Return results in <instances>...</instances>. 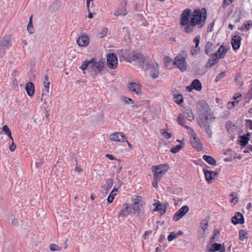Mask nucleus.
<instances>
[{
    "label": "nucleus",
    "mask_w": 252,
    "mask_h": 252,
    "mask_svg": "<svg viewBox=\"0 0 252 252\" xmlns=\"http://www.w3.org/2000/svg\"><path fill=\"white\" fill-rule=\"evenodd\" d=\"M197 25H194L193 26L191 25V21H190V22L188 23V24L186 25L184 28V31L186 33H191L193 32L194 27Z\"/></svg>",
    "instance_id": "32"
},
{
    "label": "nucleus",
    "mask_w": 252,
    "mask_h": 252,
    "mask_svg": "<svg viewBox=\"0 0 252 252\" xmlns=\"http://www.w3.org/2000/svg\"><path fill=\"white\" fill-rule=\"evenodd\" d=\"M182 115L184 118L189 121H192L194 119V114L190 109H187Z\"/></svg>",
    "instance_id": "24"
},
{
    "label": "nucleus",
    "mask_w": 252,
    "mask_h": 252,
    "mask_svg": "<svg viewBox=\"0 0 252 252\" xmlns=\"http://www.w3.org/2000/svg\"><path fill=\"white\" fill-rule=\"evenodd\" d=\"M124 206H125V208L122 209L119 212L118 215L119 218L125 217L131 212V206L128 203L124 204Z\"/></svg>",
    "instance_id": "19"
},
{
    "label": "nucleus",
    "mask_w": 252,
    "mask_h": 252,
    "mask_svg": "<svg viewBox=\"0 0 252 252\" xmlns=\"http://www.w3.org/2000/svg\"><path fill=\"white\" fill-rule=\"evenodd\" d=\"M118 54L120 56L119 58L121 62L126 60L129 63H131L132 61L140 63L143 57V55L141 53L134 51L129 53V51L123 49L119 51Z\"/></svg>",
    "instance_id": "4"
},
{
    "label": "nucleus",
    "mask_w": 252,
    "mask_h": 252,
    "mask_svg": "<svg viewBox=\"0 0 252 252\" xmlns=\"http://www.w3.org/2000/svg\"><path fill=\"white\" fill-rule=\"evenodd\" d=\"M239 100H237L236 102H229L227 104V108L228 109H232L234 107L235 104L238 103Z\"/></svg>",
    "instance_id": "52"
},
{
    "label": "nucleus",
    "mask_w": 252,
    "mask_h": 252,
    "mask_svg": "<svg viewBox=\"0 0 252 252\" xmlns=\"http://www.w3.org/2000/svg\"><path fill=\"white\" fill-rule=\"evenodd\" d=\"M43 163V161L42 159H39L38 161L35 162V166L36 168H39L41 166Z\"/></svg>",
    "instance_id": "59"
},
{
    "label": "nucleus",
    "mask_w": 252,
    "mask_h": 252,
    "mask_svg": "<svg viewBox=\"0 0 252 252\" xmlns=\"http://www.w3.org/2000/svg\"><path fill=\"white\" fill-rule=\"evenodd\" d=\"M161 133L162 136L166 139H170L172 137V134L171 133L166 132L164 129H161Z\"/></svg>",
    "instance_id": "41"
},
{
    "label": "nucleus",
    "mask_w": 252,
    "mask_h": 252,
    "mask_svg": "<svg viewBox=\"0 0 252 252\" xmlns=\"http://www.w3.org/2000/svg\"><path fill=\"white\" fill-rule=\"evenodd\" d=\"M232 128V123L231 121H227L225 124V128L227 131L229 133H231V128Z\"/></svg>",
    "instance_id": "46"
},
{
    "label": "nucleus",
    "mask_w": 252,
    "mask_h": 252,
    "mask_svg": "<svg viewBox=\"0 0 252 252\" xmlns=\"http://www.w3.org/2000/svg\"><path fill=\"white\" fill-rule=\"evenodd\" d=\"M211 58L207 62L206 66L208 68L211 67L215 65L218 62L219 58L216 57V55L212 54Z\"/></svg>",
    "instance_id": "27"
},
{
    "label": "nucleus",
    "mask_w": 252,
    "mask_h": 252,
    "mask_svg": "<svg viewBox=\"0 0 252 252\" xmlns=\"http://www.w3.org/2000/svg\"><path fill=\"white\" fill-rule=\"evenodd\" d=\"M113 181L112 179H108L106 181V184L104 185L103 188H104V190L106 192L108 191L113 186Z\"/></svg>",
    "instance_id": "33"
},
{
    "label": "nucleus",
    "mask_w": 252,
    "mask_h": 252,
    "mask_svg": "<svg viewBox=\"0 0 252 252\" xmlns=\"http://www.w3.org/2000/svg\"><path fill=\"white\" fill-rule=\"evenodd\" d=\"M164 61L166 63H169L172 61V59L168 56H166L164 58Z\"/></svg>",
    "instance_id": "63"
},
{
    "label": "nucleus",
    "mask_w": 252,
    "mask_h": 252,
    "mask_svg": "<svg viewBox=\"0 0 252 252\" xmlns=\"http://www.w3.org/2000/svg\"><path fill=\"white\" fill-rule=\"evenodd\" d=\"M25 89L27 94L30 96H32L34 94L35 87L33 83L32 82H28L26 84Z\"/></svg>",
    "instance_id": "23"
},
{
    "label": "nucleus",
    "mask_w": 252,
    "mask_h": 252,
    "mask_svg": "<svg viewBox=\"0 0 252 252\" xmlns=\"http://www.w3.org/2000/svg\"><path fill=\"white\" fill-rule=\"evenodd\" d=\"M126 5H127L126 1V0H123L121 2L120 5L119 6V7L118 9L119 10L122 11V13H124L125 16L127 14L126 10Z\"/></svg>",
    "instance_id": "36"
},
{
    "label": "nucleus",
    "mask_w": 252,
    "mask_h": 252,
    "mask_svg": "<svg viewBox=\"0 0 252 252\" xmlns=\"http://www.w3.org/2000/svg\"><path fill=\"white\" fill-rule=\"evenodd\" d=\"M109 138L112 141H120L122 142H127L126 138L122 132H117L111 134Z\"/></svg>",
    "instance_id": "12"
},
{
    "label": "nucleus",
    "mask_w": 252,
    "mask_h": 252,
    "mask_svg": "<svg viewBox=\"0 0 252 252\" xmlns=\"http://www.w3.org/2000/svg\"><path fill=\"white\" fill-rule=\"evenodd\" d=\"M123 99L126 103H129L130 102L131 104H133L134 103V101L132 99L127 97L124 96Z\"/></svg>",
    "instance_id": "51"
},
{
    "label": "nucleus",
    "mask_w": 252,
    "mask_h": 252,
    "mask_svg": "<svg viewBox=\"0 0 252 252\" xmlns=\"http://www.w3.org/2000/svg\"><path fill=\"white\" fill-rule=\"evenodd\" d=\"M151 233H152L151 230L146 231L143 235V237H142L144 239H146L147 236L149 234H151Z\"/></svg>",
    "instance_id": "61"
},
{
    "label": "nucleus",
    "mask_w": 252,
    "mask_h": 252,
    "mask_svg": "<svg viewBox=\"0 0 252 252\" xmlns=\"http://www.w3.org/2000/svg\"><path fill=\"white\" fill-rule=\"evenodd\" d=\"M246 127L249 128L250 129H252V121L251 120H246Z\"/></svg>",
    "instance_id": "50"
},
{
    "label": "nucleus",
    "mask_w": 252,
    "mask_h": 252,
    "mask_svg": "<svg viewBox=\"0 0 252 252\" xmlns=\"http://www.w3.org/2000/svg\"><path fill=\"white\" fill-rule=\"evenodd\" d=\"M206 18L207 11L205 8H203L201 10L196 9L193 11L190 20L191 25H198L200 28H202L205 23Z\"/></svg>",
    "instance_id": "3"
},
{
    "label": "nucleus",
    "mask_w": 252,
    "mask_h": 252,
    "mask_svg": "<svg viewBox=\"0 0 252 252\" xmlns=\"http://www.w3.org/2000/svg\"><path fill=\"white\" fill-rule=\"evenodd\" d=\"M122 11H120L118 9L114 13V15L117 16H120V15H124L125 16V14L124 13H122Z\"/></svg>",
    "instance_id": "60"
},
{
    "label": "nucleus",
    "mask_w": 252,
    "mask_h": 252,
    "mask_svg": "<svg viewBox=\"0 0 252 252\" xmlns=\"http://www.w3.org/2000/svg\"><path fill=\"white\" fill-rule=\"evenodd\" d=\"M27 30L30 34L33 33L34 32V28L33 26H27Z\"/></svg>",
    "instance_id": "56"
},
{
    "label": "nucleus",
    "mask_w": 252,
    "mask_h": 252,
    "mask_svg": "<svg viewBox=\"0 0 252 252\" xmlns=\"http://www.w3.org/2000/svg\"><path fill=\"white\" fill-rule=\"evenodd\" d=\"M221 244L217 243L213 244L209 251L211 252L219 251L220 249Z\"/></svg>",
    "instance_id": "38"
},
{
    "label": "nucleus",
    "mask_w": 252,
    "mask_h": 252,
    "mask_svg": "<svg viewBox=\"0 0 252 252\" xmlns=\"http://www.w3.org/2000/svg\"><path fill=\"white\" fill-rule=\"evenodd\" d=\"M153 205L155 206V209L153 210L154 211L161 212V215L164 214L166 211V206H163L161 203L158 201L154 203Z\"/></svg>",
    "instance_id": "21"
},
{
    "label": "nucleus",
    "mask_w": 252,
    "mask_h": 252,
    "mask_svg": "<svg viewBox=\"0 0 252 252\" xmlns=\"http://www.w3.org/2000/svg\"><path fill=\"white\" fill-rule=\"evenodd\" d=\"M89 42L90 39L89 37L84 35L80 36L77 40V43L80 47H86L89 44Z\"/></svg>",
    "instance_id": "17"
},
{
    "label": "nucleus",
    "mask_w": 252,
    "mask_h": 252,
    "mask_svg": "<svg viewBox=\"0 0 252 252\" xmlns=\"http://www.w3.org/2000/svg\"><path fill=\"white\" fill-rule=\"evenodd\" d=\"M241 38L238 35H234L231 39V44L234 50H237L240 46Z\"/></svg>",
    "instance_id": "18"
},
{
    "label": "nucleus",
    "mask_w": 252,
    "mask_h": 252,
    "mask_svg": "<svg viewBox=\"0 0 252 252\" xmlns=\"http://www.w3.org/2000/svg\"><path fill=\"white\" fill-rule=\"evenodd\" d=\"M127 86L130 91L135 92L136 94L140 93L141 88L138 84L134 82H131L129 83Z\"/></svg>",
    "instance_id": "22"
},
{
    "label": "nucleus",
    "mask_w": 252,
    "mask_h": 252,
    "mask_svg": "<svg viewBox=\"0 0 252 252\" xmlns=\"http://www.w3.org/2000/svg\"><path fill=\"white\" fill-rule=\"evenodd\" d=\"M141 198L142 197L139 196H137L136 198L134 200V203H137L139 204H142L141 201Z\"/></svg>",
    "instance_id": "57"
},
{
    "label": "nucleus",
    "mask_w": 252,
    "mask_h": 252,
    "mask_svg": "<svg viewBox=\"0 0 252 252\" xmlns=\"http://www.w3.org/2000/svg\"><path fill=\"white\" fill-rule=\"evenodd\" d=\"M107 32H108V30H107V29L106 28H105V27L102 28V29H101V32H100L98 33L99 36L100 38L103 37L104 36H105L106 35V34L107 33Z\"/></svg>",
    "instance_id": "43"
},
{
    "label": "nucleus",
    "mask_w": 252,
    "mask_h": 252,
    "mask_svg": "<svg viewBox=\"0 0 252 252\" xmlns=\"http://www.w3.org/2000/svg\"><path fill=\"white\" fill-rule=\"evenodd\" d=\"M11 38L10 35H6L3 36L0 40V52L4 54L6 50L8 49L11 44Z\"/></svg>",
    "instance_id": "7"
},
{
    "label": "nucleus",
    "mask_w": 252,
    "mask_h": 252,
    "mask_svg": "<svg viewBox=\"0 0 252 252\" xmlns=\"http://www.w3.org/2000/svg\"><path fill=\"white\" fill-rule=\"evenodd\" d=\"M158 64L157 63H155L153 67L150 69V76L154 79L157 78L158 76L159 70L158 69Z\"/></svg>",
    "instance_id": "28"
},
{
    "label": "nucleus",
    "mask_w": 252,
    "mask_h": 252,
    "mask_svg": "<svg viewBox=\"0 0 252 252\" xmlns=\"http://www.w3.org/2000/svg\"><path fill=\"white\" fill-rule=\"evenodd\" d=\"M187 56V52L183 50L175 58L174 64L181 71H185L187 70V63L186 57Z\"/></svg>",
    "instance_id": "5"
},
{
    "label": "nucleus",
    "mask_w": 252,
    "mask_h": 252,
    "mask_svg": "<svg viewBox=\"0 0 252 252\" xmlns=\"http://www.w3.org/2000/svg\"><path fill=\"white\" fill-rule=\"evenodd\" d=\"M107 64L111 69H115L118 64V59L116 55L113 53H109L107 55Z\"/></svg>",
    "instance_id": "8"
},
{
    "label": "nucleus",
    "mask_w": 252,
    "mask_h": 252,
    "mask_svg": "<svg viewBox=\"0 0 252 252\" xmlns=\"http://www.w3.org/2000/svg\"><path fill=\"white\" fill-rule=\"evenodd\" d=\"M189 208L188 206L185 205L182 206L174 214L173 220L175 221H178L186 215V214L189 211Z\"/></svg>",
    "instance_id": "11"
},
{
    "label": "nucleus",
    "mask_w": 252,
    "mask_h": 252,
    "mask_svg": "<svg viewBox=\"0 0 252 252\" xmlns=\"http://www.w3.org/2000/svg\"><path fill=\"white\" fill-rule=\"evenodd\" d=\"M174 99L175 102H176L178 104H180L183 102V98L181 94H178L177 95L175 96Z\"/></svg>",
    "instance_id": "40"
},
{
    "label": "nucleus",
    "mask_w": 252,
    "mask_h": 252,
    "mask_svg": "<svg viewBox=\"0 0 252 252\" xmlns=\"http://www.w3.org/2000/svg\"><path fill=\"white\" fill-rule=\"evenodd\" d=\"M203 159L211 165H215L216 164V159L210 156L204 155Z\"/></svg>",
    "instance_id": "31"
},
{
    "label": "nucleus",
    "mask_w": 252,
    "mask_h": 252,
    "mask_svg": "<svg viewBox=\"0 0 252 252\" xmlns=\"http://www.w3.org/2000/svg\"><path fill=\"white\" fill-rule=\"evenodd\" d=\"M16 146L14 144L13 141H12V143L9 146V150L10 151L13 152L16 149Z\"/></svg>",
    "instance_id": "54"
},
{
    "label": "nucleus",
    "mask_w": 252,
    "mask_h": 252,
    "mask_svg": "<svg viewBox=\"0 0 252 252\" xmlns=\"http://www.w3.org/2000/svg\"><path fill=\"white\" fill-rule=\"evenodd\" d=\"M44 89L42 91V95H46L49 92L50 82L49 81H44Z\"/></svg>",
    "instance_id": "37"
},
{
    "label": "nucleus",
    "mask_w": 252,
    "mask_h": 252,
    "mask_svg": "<svg viewBox=\"0 0 252 252\" xmlns=\"http://www.w3.org/2000/svg\"><path fill=\"white\" fill-rule=\"evenodd\" d=\"M184 146H185V143L181 142V144L177 145L172 148L170 150V152L173 154L178 153Z\"/></svg>",
    "instance_id": "35"
},
{
    "label": "nucleus",
    "mask_w": 252,
    "mask_h": 252,
    "mask_svg": "<svg viewBox=\"0 0 252 252\" xmlns=\"http://www.w3.org/2000/svg\"><path fill=\"white\" fill-rule=\"evenodd\" d=\"M234 80L238 85H241L243 84L241 81V76L240 74H237L236 75Z\"/></svg>",
    "instance_id": "44"
},
{
    "label": "nucleus",
    "mask_w": 252,
    "mask_h": 252,
    "mask_svg": "<svg viewBox=\"0 0 252 252\" xmlns=\"http://www.w3.org/2000/svg\"><path fill=\"white\" fill-rule=\"evenodd\" d=\"M118 191V189L116 188H114L111 191L110 194L108 195L107 200L109 203H111L112 202L114 199L115 196L116 195V192Z\"/></svg>",
    "instance_id": "34"
},
{
    "label": "nucleus",
    "mask_w": 252,
    "mask_h": 252,
    "mask_svg": "<svg viewBox=\"0 0 252 252\" xmlns=\"http://www.w3.org/2000/svg\"><path fill=\"white\" fill-rule=\"evenodd\" d=\"M176 236L175 235V233L174 232H171L170 234L168 236L167 239L169 241H172L174 239H176Z\"/></svg>",
    "instance_id": "49"
},
{
    "label": "nucleus",
    "mask_w": 252,
    "mask_h": 252,
    "mask_svg": "<svg viewBox=\"0 0 252 252\" xmlns=\"http://www.w3.org/2000/svg\"><path fill=\"white\" fill-rule=\"evenodd\" d=\"M142 63V65L143 69L145 70H148L151 68L153 67L155 63L151 58L149 57H143V59L141 61Z\"/></svg>",
    "instance_id": "13"
},
{
    "label": "nucleus",
    "mask_w": 252,
    "mask_h": 252,
    "mask_svg": "<svg viewBox=\"0 0 252 252\" xmlns=\"http://www.w3.org/2000/svg\"><path fill=\"white\" fill-rule=\"evenodd\" d=\"M216 48V47L212 42L208 41L205 46V52L207 55H211L212 54H211V53L214 51Z\"/></svg>",
    "instance_id": "26"
},
{
    "label": "nucleus",
    "mask_w": 252,
    "mask_h": 252,
    "mask_svg": "<svg viewBox=\"0 0 252 252\" xmlns=\"http://www.w3.org/2000/svg\"><path fill=\"white\" fill-rule=\"evenodd\" d=\"M169 168V167L168 164L153 166L152 169L153 172L154 180H160L167 171Z\"/></svg>",
    "instance_id": "6"
},
{
    "label": "nucleus",
    "mask_w": 252,
    "mask_h": 252,
    "mask_svg": "<svg viewBox=\"0 0 252 252\" xmlns=\"http://www.w3.org/2000/svg\"><path fill=\"white\" fill-rule=\"evenodd\" d=\"M1 130L2 131V132H4L5 134H6L7 132H8L10 130L7 125H5L1 128Z\"/></svg>",
    "instance_id": "55"
},
{
    "label": "nucleus",
    "mask_w": 252,
    "mask_h": 252,
    "mask_svg": "<svg viewBox=\"0 0 252 252\" xmlns=\"http://www.w3.org/2000/svg\"><path fill=\"white\" fill-rule=\"evenodd\" d=\"M191 136L192 137L191 138L190 141L192 146L198 151L202 150L203 149V145L200 140L196 137L195 133L192 134Z\"/></svg>",
    "instance_id": "10"
},
{
    "label": "nucleus",
    "mask_w": 252,
    "mask_h": 252,
    "mask_svg": "<svg viewBox=\"0 0 252 252\" xmlns=\"http://www.w3.org/2000/svg\"><path fill=\"white\" fill-rule=\"evenodd\" d=\"M191 14V10L189 8L185 9L181 16L180 24L182 26H185L190 22L189 18Z\"/></svg>",
    "instance_id": "9"
},
{
    "label": "nucleus",
    "mask_w": 252,
    "mask_h": 252,
    "mask_svg": "<svg viewBox=\"0 0 252 252\" xmlns=\"http://www.w3.org/2000/svg\"><path fill=\"white\" fill-rule=\"evenodd\" d=\"M203 171L204 173L206 180L207 181L208 184H210L212 182V180L215 179V177L213 176L212 171L208 170L205 169H203Z\"/></svg>",
    "instance_id": "25"
},
{
    "label": "nucleus",
    "mask_w": 252,
    "mask_h": 252,
    "mask_svg": "<svg viewBox=\"0 0 252 252\" xmlns=\"http://www.w3.org/2000/svg\"><path fill=\"white\" fill-rule=\"evenodd\" d=\"M50 249L51 251H60L61 249L56 244H52L50 246Z\"/></svg>",
    "instance_id": "48"
},
{
    "label": "nucleus",
    "mask_w": 252,
    "mask_h": 252,
    "mask_svg": "<svg viewBox=\"0 0 252 252\" xmlns=\"http://www.w3.org/2000/svg\"><path fill=\"white\" fill-rule=\"evenodd\" d=\"M231 222L235 225L243 224L244 223V217L241 213L236 212L234 216L232 218Z\"/></svg>",
    "instance_id": "15"
},
{
    "label": "nucleus",
    "mask_w": 252,
    "mask_h": 252,
    "mask_svg": "<svg viewBox=\"0 0 252 252\" xmlns=\"http://www.w3.org/2000/svg\"><path fill=\"white\" fill-rule=\"evenodd\" d=\"M200 38V35H198L193 40V42L195 43V46L191 47L190 49L191 54L193 56L198 54L200 51V48L199 47Z\"/></svg>",
    "instance_id": "14"
},
{
    "label": "nucleus",
    "mask_w": 252,
    "mask_h": 252,
    "mask_svg": "<svg viewBox=\"0 0 252 252\" xmlns=\"http://www.w3.org/2000/svg\"><path fill=\"white\" fill-rule=\"evenodd\" d=\"M197 114L199 117L198 123L200 127H203L206 132L211 138L213 135L212 125L216 117L208 103L204 100H199L196 104Z\"/></svg>",
    "instance_id": "1"
},
{
    "label": "nucleus",
    "mask_w": 252,
    "mask_h": 252,
    "mask_svg": "<svg viewBox=\"0 0 252 252\" xmlns=\"http://www.w3.org/2000/svg\"><path fill=\"white\" fill-rule=\"evenodd\" d=\"M246 234L247 232L244 230H240L239 231V239L241 241L244 240Z\"/></svg>",
    "instance_id": "47"
},
{
    "label": "nucleus",
    "mask_w": 252,
    "mask_h": 252,
    "mask_svg": "<svg viewBox=\"0 0 252 252\" xmlns=\"http://www.w3.org/2000/svg\"><path fill=\"white\" fill-rule=\"evenodd\" d=\"M133 210L134 213L137 214L139 216H141V214H143V205L142 204H139L137 203H134L133 205Z\"/></svg>",
    "instance_id": "29"
},
{
    "label": "nucleus",
    "mask_w": 252,
    "mask_h": 252,
    "mask_svg": "<svg viewBox=\"0 0 252 252\" xmlns=\"http://www.w3.org/2000/svg\"><path fill=\"white\" fill-rule=\"evenodd\" d=\"M191 84H192V86L194 90H195L197 91H200L202 90V84L198 79H194L192 81Z\"/></svg>",
    "instance_id": "30"
},
{
    "label": "nucleus",
    "mask_w": 252,
    "mask_h": 252,
    "mask_svg": "<svg viewBox=\"0 0 252 252\" xmlns=\"http://www.w3.org/2000/svg\"><path fill=\"white\" fill-rule=\"evenodd\" d=\"M228 49L226 48L223 45L220 46L217 51L213 54L216 55V57L219 59H222L227 53Z\"/></svg>",
    "instance_id": "20"
},
{
    "label": "nucleus",
    "mask_w": 252,
    "mask_h": 252,
    "mask_svg": "<svg viewBox=\"0 0 252 252\" xmlns=\"http://www.w3.org/2000/svg\"><path fill=\"white\" fill-rule=\"evenodd\" d=\"M245 27L246 28V30L247 31H249L250 29H251V28L252 27V23H247V24H246L245 25Z\"/></svg>",
    "instance_id": "58"
},
{
    "label": "nucleus",
    "mask_w": 252,
    "mask_h": 252,
    "mask_svg": "<svg viewBox=\"0 0 252 252\" xmlns=\"http://www.w3.org/2000/svg\"><path fill=\"white\" fill-rule=\"evenodd\" d=\"M185 118H184L181 114H179L177 118V122L178 124L181 126H184L185 123Z\"/></svg>",
    "instance_id": "39"
},
{
    "label": "nucleus",
    "mask_w": 252,
    "mask_h": 252,
    "mask_svg": "<svg viewBox=\"0 0 252 252\" xmlns=\"http://www.w3.org/2000/svg\"><path fill=\"white\" fill-rule=\"evenodd\" d=\"M105 63V59L101 58L98 61L96 58H93L89 61H83L79 68L83 71L87 70L91 75L95 78L98 74L102 73Z\"/></svg>",
    "instance_id": "2"
},
{
    "label": "nucleus",
    "mask_w": 252,
    "mask_h": 252,
    "mask_svg": "<svg viewBox=\"0 0 252 252\" xmlns=\"http://www.w3.org/2000/svg\"><path fill=\"white\" fill-rule=\"evenodd\" d=\"M200 225L201 228L203 229V231H204L208 227V221L206 220H203L200 222Z\"/></svg>",
    "instance_id": "42"
},
{
    "label": "nucleus",
    "mask_w": 252,
    "mask_h": 252,
    "mask_svg": "<svg viewBox=\"0 0 252 252\" xmlns=\"http://www.w3.org/2000/svg\"><path fill=\"white\" fill-rule=\"evenodd\" d=\"M233 0H223V6H228L233 2Z\"/></svg>",
    "instance_id": "53"
},
{
    "label": "nucleus",
    "mask_w": 252,
    "mask_h": 252,
    "mask_svg": "<svg viewBox=\"0 0 252 252\" xmlns=\"http://www.w3.org/2000/svg\"><path fill=\"white\" fill-rule=\"evenodd\" d=\"M220 234V231H219V230L218 229H215L214 230V232H213V236L214 237H216L217 236H218Z\"/></svg>",
    "instance_id": "62"
},
{
    "label": "nucleus",
    "mask_w": 252,
    "mask_h": 252,
    "mask_svg": "<svg viewBox=\"0 0 252 252\" xmlns=\"http://www.w3.org/2000/svg\"><path fill=\"white\" fill-rule=\"evenodd\" d=\"M241 94H240L239 93L236 94L233 97L234 99L235 100L234 102H236L237 100H238V99L241 97Z\"/></svg>",
    "instance_id": "64"
},
{
    "label": "nucleus",
    "mask_w": 252,
    "mask_h": 252,
    "mask_svg": "<svg viewBox=\"0 0 252 252\" xmlns=\"http://www.w3.org/2000/svg\"><path fill=\"white\" fill-rule=\"evenodd\" d=\"M225 72L222 71L221 72L216 78L215 81L218 82L222 78H223L225 76Z\"/></svg>",
    "instance_id": "45"
},
{
    "label": "nucleus",
    "mask_w": 252,
    "mask_h": 252,
    "mask_svg": "<svg viewBox=\"0 0 252 252\" xmlns=\"http://www.w3.org/2000/svg\"><path fill=\"white\" fill-rule=\"evenodd\" d=\"M251 135V133L247 132V134H244L242 136H239V140H238V144H239L242 147L246 146L250 139V136Z\"/></svg>",
    "instance_id": "16"
}]
</instances>
